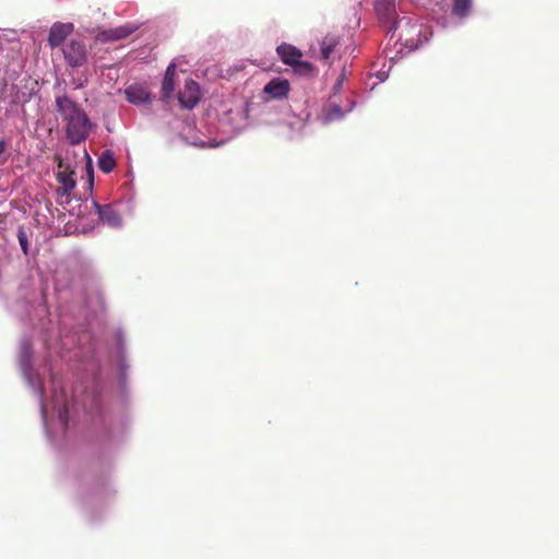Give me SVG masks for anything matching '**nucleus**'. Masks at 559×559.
Returning <instances> with one entry per match:
<instances>
[{"label":"nucleus","mask_w":559,"mask_h":559,"mask_svg":"<svg viewBox=\"0 0 559 559\" xmlns=\"http://www.w3.org/2000/svg\"><path fill=\"white\" fill-rule=\"evenodd\" d=\"M472 7V0H453V13L460 17H465Z\"/></svg>","instance_id":"nucleus-16"},{"label":"nucleus","mask_w":559,"mask_h":559,"mask_svg":"<svg viewBox=\"0 0 559 559\" xmlns=\"http://www.w3.org/2000/svg\"><path fill=\"white\" fill-rule=\"evenodd\" d=\"M4 152V143L0 142V155H2Z\"/></svg>","instance_id":"nucleus-21"},{"label":"nucleus","mask_w":559,"mask_h":559,"mask_svg":"<svg viewBox=\"0 0 559 559\" xmlns=\"http://www.w3.org/2000/svg\"><path fill=\"white\" fill-rule=\"evenodd\" d=\"M94 206L104 223L111 227H119L121 225V218L111 205H99L94 202Z\"/></svg>","instance_id":"nucleus-12"},{"label":"nucleus","mask_w":559,"mask_h":559,"mask_svg":"<svg viewBox=\"0 0 559 559\" xmlns=\"http://www.w3.org/2000/svg\"><path fill=\"white\" fill-rule=\"evenodd\" d=\"M200 96L199 85L194 81L188 80L185 83L183 91L179 93L178 99L182 107L192 109L199 103Z\"/></svg>","instance_id":"nucleus-6"},{"label":"nucleus","mask_w":559,"mask_h":559,"mask_svg":"<svg viewBox=\"0 0 559 559\" xmlns=\"http://www.w3.org/2000/svg\"><path fill=\"white\" fill-rule=\"evenodd\" d=\"M341 84H342V82L340 81V82L335 85V88H337V90H338V88L341 87Z\"/></svg>","instance_id":"nucleus-23"},{"label":"nucleus","mask_w":559,"mask_h":559,"mask_svg":"<svg viewBox=\"0 0 559 559\" xmlns=\"http://www.w3.org/2000/svg\"><path fill=\"white\" fill-rule=\"evenodd\" d=\"M85 155H86V157H87V159H88L87 168H88V170H91V169H92V166H91L92 159L90 158V156L87 155V153H85Z\"/></svg>","instance_id":"nucleus-22"},{"label":"nucleus","mask_w":559,"mask_h":559,"mask_svg":"<svg viewBox=\"0 0 559 559\" xmlns=\"http://www.w3.org/2000/svg\"><path fill=\"white\" fill-rule=\"evenodd\" d=\"M337 41L333 37H325L321 43V58L328 60L334 50Z\"/></svg>","instance_id":"nucleus-17"},{"label":"nucleus","mask_w":559,"mask_h":559,"mask_svg":"<svg viewBox=\"0 0 559 559\" xmlns=\"http://www.w3.org/2000/svg\"><path fill=\"white\" fill-rule=\"evenodd\" d=\"M19 241H20V245H21L22 249L24 250V252H26L27 239H26V236L23 233H21L19 235Z\"/></svg>","instance_id":"nucleus-20"},{"label":"nucleus","mask_w":559,"mask_h":559,"mask_svg":"<svg viewBox=\"0 0 559 559\" xmlns=\"http://www.w3.org/2000/svg\"><path fill=\"white\" fill-rule=\"evenodd\" d=\"M74 26L72 23H55L48 36V43L51 47L60 46L64 39L73 32Z\"/></svg>","instance_id":"nucleus-9"},{"label":"nucleus","mask_w":559,"mask_h":559,"mask_svg":"<svg viewBox=\"0 0 559 559\" xmlns=\"http://www.w3.org/2000/svg\"><path fill=\"white\" fill-rule=\"evenodd\" d=\"M37 393H38L39 397L41 399V396H43L41 386H38ZM40 412H41L43 421H44V424L46 426L47 425V409H46V406H45V404L43 403L41 400H40Z\"/></svg>","instance_id":"nucleus-19"},{"label":"nucleus","mask_w":559,"mask_h":559,"mask_svg":"<svg viewBox=\"0 0 559 559\" xmlns=\"http://www.w3.org/2000/svg\"><path fill=\"white\" fill-rule=\"evenodd\" d=\"M55 103L68 142L72 145L84 142L94 129L85 110L68 96H58Z\"/></svg>","instance_id":"nucleus-1"},{"label":"nucleus","mask_w":559,"mask_h":559,"mask_svg":"<svg viewBox=\"0 0 559 559\" xmlns=\"http://www.w3.org/2000/svg\"><path fill=\"white\" fill-rule=\"evenodd\" d=\"M135 31V27L130 25H121L115 28L103 31L98 34L97 38L102 41H115L128 37Z\"/></svg>","instance_id":"nucleus-11"},{"label":"nucleus","mask_w":559,"mask_h":559,"mask_svg":"<svg viewBox=\"0 0 559 559\" xmlns=\"http://www.w3.org/2000/svg\"><path fill=\"white\" fill-rule=\"evenodd\" d=\"M344 116V112L342 111L341 107L337 105H332L328 108L324 116V121H332L336 119H341Z\"/></svg>","instance_id":"nucleus-18"},{"label":"nucleus","mask_w":559,"mask_h":559,"mask_svg":"<svg viewBox=\"0 0 559 559\" xmlns=\"http://www.w3.org/2000/svg\"><path fill=\"white\" fill-rule=\"evenodd\" d=\"M59 170L57 173V181L59 183L58 193L62 197L68 195L75 188L74 173L70 170L69 166H63L59 162Z\"/></svg>","instance_id":"nucleus-7"},{"label":"nucleus","mask_w":559,"mask_h":559,"mask_svg":"<svg viewBox=\"0 0 559 559\" xmlns=\"http://www.w3.org/2000/svg\"><path fill=\"white\" fill-rule=\"evenodd\" d=\"M64 59L71 67H81L87 60L85 45L79 40H70L63 48Z\"/></svg>","instance_id":"nucleus-4"},{"label":"nucleus","mask_w":559,"mask_h":559,"mask_svg":"<svg viewBox=\"0 0 559 559\" xmlns=\"http://www.w3.org/2000/svg\"><path fill=\"white\" fill-rule=\"evenodd\" d=\"M127 100L135 106L151 102V93L143 84H131L124 90Z\"/></svg>","instance_id":"nucleus-8"},{"label":"nucleus","mask_w":559,"mask_h":559,"mask_svg":"<svg viewBox=\"0 0 559 559\" xmlns=\"http://www.w3.org/2000/svg\"><path fill=\"white\" fill-rule=\"evenodd\" d=\"M176 64L171 62L165 72L162 83V94L165 98H169L175 91Z\"/></svg>","instance_id":"nucleus-14"},{"label":"nucleus","mask_w":559,"mask_h":559,"mask_svg":"<svg viewBox=\"0 0 559 559\" xmlns=\"http://www.w3.org/2000/svg\"><path fill=\"white\" fill-rule=\"evenodd\" d=\"M29 359H31V346L28 344L27 341H23L21 343V352H20V365H21V369L23 371V374L24 377L27 379V381L29 382V384L32 386H36V383L35 381L32 379L31 377V372H29Z\"/></svg>","instance_id":"nucleus-13"},{"label":"nucleus","mask_w":559,"mask_h":559,"mask_svg":"<svg viewBox=\"0 0 559 559\" xmlns=\"http://www.w3.org/2000/svg\"><path fill=\"white\" fill-rule=\"evenodd\" d=\"M289 82L285 79H273L263 88V92L275 99L285 98L289 92Z\"/></svg>","instance_id":"nucleus-10"},{"label":"nucleus","mask_w":559,"mask_h":559,"mask_svg":"<svg viewBox=\"0 0 559 559\" xmlns=\"http://www.w3.org/2000/svg\"><path fill=\"white\" fill-rule=\"evenodd\" d=\"M281 60L288 66L296 67L298 71H310L311 64L307 61H301L302 53L296 47L282 44L276 49Z\"/></svg>","instance_id":"nucleus-3"},{"label":"nucleus","mask_w":559,"mask_h":559,"mask_svg":"<svg viewBox=\"0 0 559 559\" xmlns=\"http://www.w3.org/2000/svg\"><path fill=\"white\" fill-rule=\"evenodd\" d=\"M376 12L380 16V19L384 21H393V29L396 31L399 27L405 23L409 24V20L401 19L400 21H395V0H376L374 3Z\"/></svg>","instance_id":"nucleus-5"},{"label":"nucleus","mask_w":559,"mask_h":559,"mask_svg":"<svg viewBox=\"0 0 559 559\" xmlns=\"http://www.w3.org/2000/svg\"><path fill=\"white\" fill-rule=\"evenodd\" d=\"M98 167L106 174L110 173L116 167V159L111 151L107 150L103 152L98 158Z\"/></svg>","instance_id":"nucleus-15"},{"label":"nucleus","mask_w":559,"mask_h":559,"mask_svg":"<svg viewBox=\"0 0 559 559\" xmlns=\"http://www.w3.org/2000/svg\"><path fill=\"white\" fill-rule=\"evenodd\" d=\"M52 409L58 416L60 425L66 428L68 425V399L64 394L63 389L57 380H52V396H51Z\"/></svg>","instance_id":"nucleus-2"}]
</instances>
